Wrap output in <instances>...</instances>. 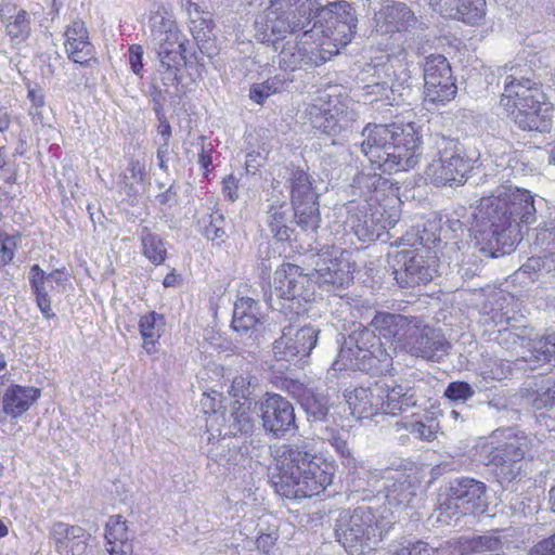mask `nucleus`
Returning a JSON list of instances; mask_svg holds the SVG:
<instances>
[{
  "mask_svg": "<svg viewBox=\"0 0 555 555\" xmlns=\"http://www.w3.org/2000/svg\"><path fill=\"white\" fill-rule=\"evenodd\" d=\"M326 23L322 34L341 43L351 41L358 20L351 4L345 0H268L255 18V29L262 42H275L288 34L313 33L317 23Z\"/></svg>",
  "mask_w": 555,
  "mask_h": 555,
  "instance_id": "f257e3e1",
  "label": "nucleus"
},
{
  "mask_svg": "<svg viewBox=\"0 0 555 555\" xmlns=\"http://www.w3.org/2000/svg\"><path fill=\"white\" fill-rule=\"evenodd\" d=\"M535 212L530 191L501 185L494 194L480 198L469 229L480 251L496 258L514 250L521 238L519 224L533 223Z\"/></svg>",
  "mask_w": 555,
  "mask_h": 555,
  "instance_id": "f03ea898",
  "label": "nucleus"
},
{
  "mask_svg": "<svg viewBox=\"0 0 555 555\" xmlns=\"http://www.w3.org/2000/svg\"><path fill=\"white\" fill-rule=\"evenodd\" d=\"M269 478L275 491L287 499L311 498L332 483L334 467L318 456L307 442L284 444Z\"/></svg>",
  "mask_w": 555,
  "mask_h": 555,
  "instance_id": "7ed1b4c3",
  "label": "nucleus"
},
{
  "mask_svg": "<svg viewBox=\"0 0 555 555\" xmlns=\"http://www.w3.org/2000/svg\"><path fill=\"white\" fill-rule=\"evenodd\" d=\"M358 145L370 163L386 173L408 171L420 162V138L410 125H369Z\"/></svg>",
  "mask_w": 555,
  "mask_h": 555,
  "instance_id": "20e7f679",
  "label": "nucleus"
},
{
  "mask_svg": "<svg viewBox=\"0 0 555 555\" xmlns=\"http://www.w3.org/2000/svg\"><path fill=\"white\" fill-rule=\"evenodd\" d=\"M391 528L384 516L371 507L359 506L352 513L340 516L335 534L350 555H361L375 550Z\"/></svg>",
  "mask_w": 555,
  "mask_h": 555,
  "instance_id": "39448f33",
  "label": "nucleus"
},
{
  "mask_svg": "<svg viewBox=\"0 0 555 555\" xmlns=\"http://www.w3.org/2000/svg\"><path fill=\"white\" fill-rule=\"evenodd\" d=\"M529 79L517 80L507 76L500 105L522 130L543 131V93Z\"/></svg>",
  "mask_w": 555,
  "mask_h": 555,
  "instance_id": "423d86ee",
  "label": "nucleus"
},
{
  "mask_svg": "<svg viewBox=\"0 0 555 555\" xmlns=\"http://www.w3.org/2000/svg\"><path fill=\"white\" fill-rule=\"evenodd\" d=\"M273 293L280 300L279 310L293 320L308 312L307 305L314 300V289L308 273L301 267L283 263L274 272Z\"/></svg>",
  "mask_w": 555,
  "mask_h": 555,
  "instance_id": "0eeeda50",
  "label": "nucleus"
},
{
  "mask_svg": "<svg viewBox=\"0 0 555 555\" xmlns=\"http://www.w3.org/2000/svg\"><path fill=\"white\" fill-rule=\"evenodd\" d=\"M498 446L490 453V463L500 483H509L521 476L522 461L529 453L531 440L513 428L498 429L493 433Z\"/></svg>",
  "mask_w": 555,
  "mask_h": 555,
  "instance_id": "6e6552de",
  "label": "nucleus"
},
{
  "mask_svg": "<svg viewBox=\"0 0 555 555\" xmlns=\"http://www.w3.org/2000/svg\"><path fill=\"white\" fill-rule=\"evenodd\" d=\"M306 118L320 133L336 137L353 130L358 114L338 95L321 93L305 109Z\"/></svg>",
  "mask_w": 555,
  "mask_h": 555,
  "instance_id": "1a4fd4ad",
  "label": "nucleus"
},
{
  "mask_svg": "<svg viewBox=\"0 0 555 555\" xmlns=\"http://www.w3.org/2000/svg\"><path fill=\"white\" fill-rule=\"evenodd\" d=\"M435 145L437 154L425 170L426 179L437 186L463 184L470 164L464 157L462 145L443 135L435 138Z\"/></svg>",
  "mask_w": 555,
  "mask_h": 555,
  "instance_id": "9d476101",
  "label": "nucleus"
},
{
  "mask_svg": "<svg viewBox=\"0 0 555 555\" xmlns=\"http://www.w3.org/2000/svg\"><path fill=\"white\" fill-rule=\"evenodd\" d=\"M151 38L157 46L160 66H183L185 63V36L179 30L175 21L155 13L150 18Z\"/></svg>",
  "mask_w": 555,
  "mask_h": 555,
  "instance_id": "9b49d317",
  "label": "nucleus"
},
{
  "mask_svg": "<svg viewBox=\"0 0 555 555\" xmlns=\"http://www.w3.org/2000/svg\"><path fill=\"white\" fill-rule=\"evenodd\" d=\"M310 282L319 284L327 292L347 286L353 279V267L345 253L338 250L323 251L314 255L309 264Z\"/></svg>",
  "mask_w": 555,
  "mask_h": 555,
  "instance_id": "f8f14e48",
  "label": "nucleus"
},
{
  "mask_svg": "<svg viewBox=\"0 0 555 555\" xmlns=\"http://www.w3.org/2000/svg\"><path fill=\"white\" fill-rule=\"evenodd\" d=\"M424 248H409L397 251L393 258L392 273L402 288H413L429 283L436 272Z\"/></svg>",
  "mask_w": 555,
  "mask_h": 555,
  "instance_id": "ddd939ff",
  "label": "nucleus"
},
{
  "mask_svg": "<svg viewBox=\"0 0 555 555\" xmlns=\"http://www.w3.org/2000/svg\"><path fill=\"white\" fill-rule=\"evenodd\" d=\"M383 480L385 496L389 505L415 507L421 501V481L412 468H386Z\"/></svg>",
  "mask_w": 555,
  "mask_h": 555,
  "instance_id": "4468645a",
  "label": "nucleus"
},
{
  "mask_svg": "<svg viewBox=\"0 0 555 555\" xmlns=\"http://www.w3.org/2000/svg\"><path fill=\"white\" fill-rule=\"evenodd\" d=\"M425 96L433 103H446L456 94V85L452 77L448 60L440 54L426 57L424 64Z\"/></svg>",
  "mask_w": 555,
  "mask_h": 555,
  "instance_id": "2eb2a0df",
  "label": "nucleus"
},
{
  "mask_svg": "<svg viewBox=\"0 0 555 555\" xmlns=\"http://www.w3.org/2000/svg\"><path fill=\"white\" fill-rule=\"evenodd\" d=\"M255 418L250 411V403L240 402L237 400L230 403L224 412H214L208 418V426L214 427V423L220 425L218 428L221 440L217 442V449L224 448L227 437L248 436L255 429Z\"/></svg>",
  "mask_w": 555,
  "mask_h": 555,
  "instance_id": "dca6fc26",
  "label": "nucleus"
},
{
  "mask_svg": "<svg viewBox=\"0 0 555 555\" xmlns=\"http://www.w3.org/2000/svg\"><path fill=\"white\" fill-rule=\"evenodd\" d=\"M391 359L387 349H339L332 371L352 370L383 374L391 365Z\"/></svg>",
  "mask_w": 555,
  "mask_h": 555,
  "instance_id": "f3484780",
  "label": "nucleus"
},
{
  "mask_svg": "<svg viewBox=\"0 0 555 555\" xmlns=\"http://www.w3.org/2000/svg\"><path fill=\"white\" fill-rule=\"evenodd\" d=\"M260 417L264 431L278 439L297 428L293 404L276 393L268 395L260 403Z\"/></svg>",
  "mask_w": 555,
  "mask_h": 555,
  "instance_id": "a211bd4d",
  "label": "nucleus"
},
{
  "mask_svg": "<svg viewBox=\"0 0 555 555\" xmlns=\"http://www.w3.org/2000/svg\"><path fill=\"white\" fill-rule=\"evenodd\" d=\"M370 328L375 332L376 337H380L384 346L392 344V339L401 341L403 337L416 336L420 332L418 326L412 321H409L406 317L388 312L377 313L372 320ZM431 332L433 330L430 327L425 326L421 330V336L427 337ZM416 343L420 345H428V341H423V339Z\"/></svg>",
  "mask_w": 555,
  "mask_h": 555,
  "instance_id": "6ab92c4d",
  "label": "nucleus"
},
{
  "mask_svg": "<svg viewBox=\"0 0 555 555\" xmlns=\"http://www.w3.org/2000/svg\"><path fill=\"white\" fill-rule=\"evenodd\" d=\"M367 204L349 206L346 225L354 235L363 242H371L378 238L382 232L391 225V221L383 220V214L375 209L371 215L367 212Z\"/></svg>",
  "mask_w": 555,
  "mask_h": 555,
  "instance_id": "aec40b11",
  "label": "nucleus"
},
{
  "mask_svg": "<svg viewBox=\"0 0 555 555\" xmlns=\"http://www.w3.org/2000/svg\"><path fill=\"white\" fill-rule=\"evenodd\" d=\"M487 486L485 482L462 477L452 480L448 487V500L453 501L457 506L466 505V509L475 513L485 511L487 504Z\"/></svg>",
  "mask_w": 555,
  "mask_h": 555,
  "instance_id": "412c9836",
  "label": "nucleus"
},
{
  "mask_svg": "<svg viewBox=\"0 0 555 555\" xmlns=\"http://www.w3.org/2000/svg\"><path fill=\"white\" fill-rule=\"evenodd\" d=\"M387 385L375 383L372 387H359L349 392L347 403L351 414L358 420L371 418L380 412L385 405Z\"/></svg>",
  "mask_w": 555,
  "mask_h": 555,
  "instance_id": "4be33fe9",
  "label": "nucleus"
},
{
  "mask_svg": "<svg viewBox=\"0 0 555 555\" xmlns=\"http://www.w3.org/2000/svg\"><path fill=\"white\" fill-rule=\"evenodd\" d=\"M64 37L65 51L73 62L88 65L91 60H94V48L89 40V33L83 21L70 20L65 27Z\"/></svg>",
  "mask_w": 555,
  "mask_h": 555,
  "instance_id": "5701e85b",
  "label": "nucleus"
},
{
  "mask_svg": "<svg viewBox=\"0 0 555 555\" xmlns=\"http://www.w3.org/2000/svg\"><path fill=\"white\" fill-rule=\"evenodd\" d=\"M40 397V389L11 384L1 392L0 420L22 416Z\"/></svg>",
  "mask_w": 555,
  "mask_h": 555,
  "instance_id": "b1692460",
  "label": "nucleus"
},
{
  "mask_svg": "<svg viewBox=\"0 0 555 555\" xmlns=\"http://www.w3.org/2000/svg\"><path fill=\"white\" fill-rule=\"evenodd\" d=\"M50 535L60 555H82L90 537L82 527L61 521L53 524Z\"/></svg>",
  "mask_w": 555,
  "mask_h": 555,
  "instance_id": "393cba45",
  "label": "nucleus"
},
{
  "mask_svg": "<svg viewBox=\"0 0 555 555\" xmlns=\"http://www.w3.org/2000/svg\"><path fill=\"white\" fill-rule=\"evenodd\" d=\"M431 8L443 16L478 24L486 15V0H429Z\"/></svg>",
  "mask_w": 555,
  "mask_h": 555,
  "instance_id": "a878e982",
  "label": "nucleus"
},
{
  "mask_svg": "<svg viewBox=\"0 0 555 555\" xmlns=\"http://www.w3.org/2000/svg\"><path fill=\"white\" fill-rule=\"evenodd\" d=\"M279 177L284 180L285 186L289 190L292 205L318 201L315 181L304 168L294 165L286 166Z\"/></svg>",
  "mask_w": 555,
  "mask_h": 555,
  "instance_id": "bb28decb",
  "label": "nucleus"
},
{
  "mask_svg": "<svg viewBox=\"0 0 555 555\" xmlns=\"http://www.w3.org/2000/svg\"><path fill=\"white\" fill-rule=\"evenodd\" d=\"M377 30L383 34L406 30L416 24L414 12L403 2H390L375 14Z\"/></svg>",
  "mask_w": 555,
  "mask_h": 555,
  "instance_id": "cd10ccee",
  "label": "nucleus"
},
{
  "mask_svg": "<svg viewBox=\"0 0 555 555\" xmlns=\"http://www.w3.org/2000/svg\"><path fill=\"white\" fill-rule=\"evenodd\" d=\"M261 325V312L258 302L250 297H241L234 304L232 327L242 335H249Z\"/></svg>",
  "mask_w": 555,
  "mask_h": 555,
  "instance_id": "c85d7f7f",
  "label": "nucleus"
},
{
  "mask_svg": "<svg viewBox=\"0 0 555 555\" xmlns=\"http://www.w3.org/2000/svg\"><path fill=\"white\" fill-rule=\"evenodd\" d=\"M266 222L278 241H288L293 232L289 227L293 222V214L288 203L279 198L272 199L267 209Z\"/></svg>",
  "mask_w": 555,
  "mask_h": 555,
  "instance_id": "c756f323",
  "label": "nucleus"
},
{
  "mask_svg": "<svg viewBox=\"0 0 555 555\" xmlns=\"http://www.w3.org/2000/svg\"><path fill=\"white\" fill-rule=\"evenodd\" d=\"M105 539L107 541V552L112 555L131 552L127 521L120 515L111 516L106 522Z\"/></svg>",
  "mask_w": 555,
  "mask_h": 555,
  "instance_id": "7c9ffc66",
  "label": "nucleus"
},
{
  "mask_svg": "<svg viewBox=\"0 0 555 555\" xmlns=\"http://www.w3.org/2000/svg\"><path fill=\"white\" fill-rule=\"evenodd\" d=\"M29 283L41 313L48 320L53 319L55 313L51 308L49 292L52 291L54 286L52 283H49L48 278H46V272L38 264H34L30 268Z\"/></svg>",
  "mask_w": 555,
  "mask_h": 555,
  "instance_id": "2f4dec72",
  "label": "nucleus"
},
{
  "mask_svg": "<svg viewBox=\"0 0 555 555\" xmlns=\"http://www.w3.org/2000/svg\"><path fill=\"white\" fill-rule=\"evenodd\" d=\"M280 66L284 70H295L305 65H318L317 55L297 41L286 42L280 52Z\"/></svg>",
  "mask_w": 555,
  "mask_h": 555,
  "instance_id": "473e14b6",
  "label": "nucleus"
},
{
  "mask_svg": "<svg viewBox=\"0 0 555 555\" xmlns=\"http://www.w3.org/2000/svg\"><path fill=\"white\" fill-rule=\"evenodd\" d=\"M531 406L537 410L552 409L555 406V377L543 378L533 386L522 391Z\"/></svg>",
  "mask_w": 555,
  "mask_h": 555,
  "instance_id": "72a5a7b5",
  "label": "nucleus"
},
{
  "mask_svg": "<svg viewBox=\"0 0 555 555\" xmlns=\"http://www.w3.org/2000/svg\"><path fill=\"white\" fill-rule=\"evenodd\" d=\"M318 336L319 330L311 325L296 326L291 323L283 327L275 343L284 347H315Z\"/></svg>",
  "mask_w": 555,
  "mask_h": 555,
  "instance_id": "f704fd0d",
  "label": "nucleus"
},
{
  "mask_svg": "<svg viewBox=\"0 0 555 555\" xmlns=\"http://www.w3.org/2000/svg\"><path fill=\"white\" fill-rule=\"evenodd\" d=\"M338 344L340 347H384L380 337H376L373 330L361 323H352L346 333H340Z\"/></svg>",
  "mask_w": 555,
  "mask_h": 555,
  "instance_id": "c9c22d12",
  "label": "nucleus"
},
{
  "mask_svg": "<svg viewBox=\"0 0 555 555\" xmlns=\"http://www.w3.org/2000/svg\"><path fill=\"white\" fill-rule=\"evenodd\" d=\"M256 547L263 554L275 552V543L279 539V522L272 515H266L259 518L257 524Z\"/></svg>",
  "mask_w": 555,
  "mask_h": 555,
  "instance_id": "e433bc0d",
  "label": "nucleus"
},
{
  "mask_svg": "<svg viewBox=\"0 0 555 555\" xmlns=\"http://www.w3.org/2000/svg\"><path fill=\"white\" fill-rule=\"evenodd\" d=\"M463 551L466 555H503V541L495 533L475 535L466 539L463 543Z\"/></svg>",
  "mask_w": 555,
  "mask_h": 555,
  "instance_id": "4c0bfd02",
  "label": "nucleus"
},
{
  "mask_svg": "<svg viewBox=\"0 0 555 555\" xmlns=\"http://www.w3.org/2000/svg\"><path fill=\"white\" fill-rule=\"evenodd\" d=\"M289 82L292 78L286 74L275 75L263 82L254 83L249 90V98L257 104H262L270 95L285 90Z\"/></svg>",
  "mask_w": 555,
  "mask_h": 555,
  "instance_id": "58836bf2",
  "label": "nucleus"
},
{
  "mask_svg": "<svg viewBox=\"0 0 555 555\" xmlns=\"http://www.w3.org/2000/svg\"><path fill=\"white\" fill-rule=\"evenodd\" d=\"M310 422H326L330 412V398L315 388L300 404Z\"/></svg>",
  "mask_w": 555,
  "mask_h": 555,
  "instance_id": "ea45409f",
  "label": "nucleus"
},
{
  "mask_svg": "<svg viewBox=\"0 0 555 555\" xmlns=\"http://www.w3.org/2000/svg\"><path fill=\"white\" fill-rule=\"evenodd\" d=\"M293 217L304 231H315L319 228L321 217L319 202L293 204Z\"/></svg>",
  "mask_w": 555,
  "mask_h": 555,
  "instance_id": "a19ab883",
  "label": "nucleus"
},
{
  "mask_svg": "<svg viewBox=\"0 0 555 555\" xmlns=\"http://www.w3.org/2000/svg\"><path fill=\"white\" fill-rule=\"evenodd\" d=\"M143 255L154 264H160L166 258V248L162 238L152 233L147 228L140 232Z\"/></svg>",
  "mask_w": 555,
  "mask_h": 555,
  "instance_id": "79ce46f5",
  "label": "nucleus"
},
{
  "mask_svg": "<svg viewBox=\"0 0 555 555\" xmlns=\"http://www.w3.org/2000/svg\"><path fill=\"white\" fill-rule=\"evenodd\" d=\"M165 326L163 314L151 312L141 317L139 328L141 336L146 345H155L162 336Z\"/></svg>",
  "mask_w": 555,
  "mask_h": 555,
  "instance_id": "37998d69",
  "label": "nucleus"
},
{
  "mask_svg": "<svg viewBox=\"0 0 555 555\" xmlns=\"http://www.w3.org/2000/svg\"><path fill=\"white\" fill-rule=\"evenodd\" d=\"M225 447H228L227 453L221 454L218 452L219 449L216 448V451L214 449L209 450L208 455L215 462L227 466L229 469H236V467H242L248 462V457L242 452L240 447H230L228 444Z\"/></svg>",
  "mask_w": 555,
  "mask_h": 555,
  "instance_id": "c03bdc74",
  "label": "nucleus"
},
{
  "mask_svg": "<svg viewBox=\"0 0 555 555\" xmlns=\"http://www.w3.org/2000/svg\"><path fill=\"white\" fill-rule=\"evenodd\" d=\"M7 33L11 40L16 42L25 41L30 33V20L26 11H20L11 17L7 24Z\"/></svg>",
  "mask_w": 555,
  "mask_h": 555,
  "instance_id": "a18cd8bd",
  "label": "nucleus"
},
{
  "mask_svg": "<svg viewBox=\"0 0 555 555\" xmlns=\"http://www.w3.org/2000/svg\"><path fill=\"white\" fill-rule=\"evenodd\" d=\"M522 360L530 370L541 369L544 365L555 366L554 349H526Z\"/></svg>",
  "mask_w": 555,
  "mask_h": 555,
  "instance_id": "49530a36",
  "label": "nucleus"
},
{
  "mask_svg": "<svg viewBox=\"0 0 555 555\" xmlns=\"http://www.w3.org/2000/svg\"><path fill=\"white\" fill-rule=\"evenodd\" d=\"M385 397L388 398L391 402L401 403L402 411L416 405V398L413 389L405 388L401 385L395 386L392 389H389L387 385V392Z\"/></svg>",
  "mask_w": 555,
  "mask_h": 555,
  "instance_id": "de8ad7c7",
  "label": "nucleus"
},
{
  "mask_svg": "<svg viewBox=\"0 0 555 555\" xmlns=\"http://www.w3.org/2000/svg\"><path fill=\"white\" fill-rule=\"evenodd\" d=\"M524 270H538L540 275L550 274L552 278H555V253H550L544 255L542 258H530L526 264H524Z\"/></svg>",
  "mask_w": 555,
  "mask_h": 555,
  "instance_id": "09e8293b",
  "label": "nucleus"
},
{
  "mask_svg": "<svg viewBox=\"0 0 555 555\" xmlns=\"http://www.w3.org/2000/svg\"><path fill=\"white\" fill-rule=\"evenodd\" d=\"M404 428L416 438L422 440L431 441L436 438V433L438 428V424H435L433 421L429 424H426L422 421H414L403 425Z\"/></svg>",
  "mask_w": 555,
  "mask_h": 555,
  "instance_id": "8fccbe9b",
  "label": "nucleus"
},
{
  "mask_svg": "<svg viewBox=\"0 0 555 555\" xmlns=\"http://www.w3.org/2000/svg\"><path fill=\"white\" fill-rule=\"evenodd\" d=\"M447 550L434 548L423 541L409 542L396 552V555H446Z\"/></svg>",
  "mask_w": 555,
  "mask_h": 555,
  "instance_id": "3c124183",
  "label": "nucleus"
},
{
  "mask_svg": "<svg viewBox=\"0 0 555 555\" xmlns=\"http://www.w3.org/2000/svg\"><path fill=\"white\" fill-rule=\"evenodd\" d=\"M224 217L219 211L209 215V223L204 228V234L208 240H222L225 236Z\"/></svg>",
  "mask_w": 555,
  "mask_h": 555,
  "instance_id": "603ef678",
  "label": "nucleus"
},
{
  "mask_svg": "<svg viewBox=\"0 0 555 555\" xmlns=\"http://www.w3.org/2000/svg\"><path fill=\"white\" fill-rule=\"evenodd\" d=\"M475 395V390L466 382H452L448 385L444 396L453 401H466Z\"/></svg>",
  "mask_w": 555,
  "mask_h": 555,
  "instance_id": "864d4df0",
  "label": "nucleus"
},
{
  "mask_svg": "<svg viewBox=\"0 0 555 555\" xmlns=\"http://www.w3.org/2000/svg\"><path fill=\"white\" fill-rule=\"evenodd\" d=\"M283 388L289 396L296 399L299 404H301L304 399H306V396H309V393L314 389L313 387H310L309 385H306L298 379L292 378H285L283 380Z\"/></svg>",
  "mask_w": 555,
  "mask_h": 555,
  "instance_id": "5fc2aeb1",
  "label": "nucleus"
},
{
  "mask_svg": "<svg viewBox=\"0 0 555 555\" xmlns=\"http://www.w3.org/2000/svg\"><path fill=\"white\" fill-rule=\"evenodd\" d=\"M322 439L328 441L341 457L349 459L351 456L347 441L336 430L332 428H325L322 435Z\"/></svg>",
  "mask_w": 555,
  "mask_h": 555,
  "instance_id": "6e6d98bb",
  "label": "nucleus"
},
{
  "mask_svg": "<svg viewBox=\"0 0 555 555\" xmlns=\"http://www.w3.org/2000/svg\"><path fill=\"white\" fill-rule=\"evenodd\" d=\"M369 94H375L376 100L391 101V95L395 92V83L391 79L382 82H375L366 86Z\"/></svg>",
  "mask_w": 555,
  "mask_h": 555,
  "instance_id": "4d7b16f0",
  "label": "nucleus"
},
{
  "mask_svg": "<svg viewBox=\"0 0 555 555\" xmlns=\"http://www.w3.org/2000/svg\"><path fill=\"white\" fill-rule=\"evenodd\" d=\"M29 115L36 127H51L53 121V115L50 107L46 104L42 108H29Z\"/></svg>",
  "mask_w": 555,
  "mask_h": 555,
  "instance_id": "13d9d810",
  "label": "nucleus"
},
{
  "mask_svg": "<svg viewBox=\"0 0 555 555\" xmlns=\"http://www.w3.org/2000/svg\"><path fill=\"white\" fill-rule=\"evenodd\" d=\"M529 555H555V533L538 542L530 550Z\"/></svg>",
  "mask_w": 555,
  "mask_h": 555,
  "instance_id": "bf43d9fd",
  "label": "nucleus"
},
{
  "mask_svg": "<svg viewBox=\"0 0 555 555\" xmlns=\"http://www.w3.org/2000/svg\"><path fill=\"white\" fill-rule=\"evenodd\" d=\"M143 49L139 44L129 48V64L135 75H140L143 68L142 64Z\"/></svg>",
  "mask_w": 555,
  "mask_h": 555,
  "instance_id": "052dcab7",
  "label": "nucleus"
},
{
  "mask_svg": "<svg viewBox=\"0 0 555 555\" xmlns=\"http://www.w3.org/2000/svg\"><path fill=\"white\" fill-rule=\"evenodd\" d=\"M474 208L475 207H473V206L469 208V210H470L469 216L465 221H462V220L455 219V218H450L447 220V224L455 233L461 232V234H463L464 231L467 230L469 232L470 236L476 241L475 236L473 235V233L469 229L473 223L472 212H473Z\"/></svg>",
  "mask_w": 555,
  "mask_h": 555,
  "instance_id": "680f3d73",
  "label": "nucleus"
},
{
  "mask_svg": "<svg viewBox=\"0 0 555 555\" xmlns=\"http://www.w3.org/2000/svg\"><path fill=\"white\" fill-rule=\"evenodd\" d=\"M537 241L542 245L555 248V224L550 222L539 230L537 233Z\"/></svg>",
  "mask_w": 555,
  "mask_h": 555,
  "instance_id": "e2e57ef3",
  "label": "nucleus"
},
{
  "mask_svg": "<svg viewBox=\"0 0 555 555\" xmlns=\"http://www.w3.org/2000/svg\"><path fill=\"white\" fill-rule=\"evenodd\" d=\"M157 132L160 135V141L157 142V144L163 146H169V141L171 138V126L164 115L158 117Z\"/></svg>",
  "mask_w": 555,
  "mask_h": 555,
  "instance_id": "0e129e2a",
  "label": "nucleus"
},
{
  "mask_svg": "<svg viewBox=\"0 0 555 555\" xmlns=\"http://www.w3.org/2000/svg\"><path fill=\"white\" fill-rule=\"evenodd\" d=\"M496 166L502 167L504 170L507 168L512 169V173L518 171V167L522 166V164L518 159V155L516 153L502 155L496 160Z\"/></svg>",
  "mask_w": 555,
  "mask_h": 555,
  "instance_id": "69168bd1",
  "label": "nucleus"
},
{
  "mask_svg": "<svg viewBox=\"0 0 555 555\" xmlns=\"http://www.w3.org/2000/svg\"><path fill=\"white\" fill-rule=\"evenodd\" d=\"M181 68L182 66H160L163 85L167 87L176 85L178 82V73Z\"/></svg>",
  "mask_w": 555,
  "mask_h": 555,
  "instance_id": "338daca9",
  "label": "nucleus"
},
{
  "mask_svg": "<svg viewBox=\"0 0 555 555\" xmlns=\"http://www.w3.org/2000/svg\"><path fill=\"white\" fill-rule=\"evenodd\" d=\"M222 191L229 201L234 202L237 198V184L236 179L233 176H228L223 179Z\"/></svg>",
  "mask_w": 555,
  "mask_h": 555,
  "instance_id": "774afa93",
  "label": "nucleus"
}]
</instances>
